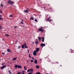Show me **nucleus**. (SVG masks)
<instances>
[{
    "instance_id": "obj_1",
    "label": "nucleus",
    "mask_w": 74,
    "mask_h": 74,
    "mask_svg": "<svg viewBox=\"0 0 74 74\" xmlns=\"http://www.w3.org/2000/svg\"><path fill=\"white\" fill-rule=\"evenodd\" d=\"M38 31L41 32H44V29H42V27H41L38 29Z\"/></svg>"
},
{
    "instance_id": "obj_2",
    "label": "nucleus",
    "mask_w": 74,
    "mask_h": 74,
    "mask_svg": "<svg viewBox=\"0 0 74 74\" xmlns=\"http://www.w3.org/2000/svg\"><path fill=\"white\" fill-rule=\"evenodd\" d=\"M8 3H9L11 4H14V2L13 1H11V0H9L8 2Z\"/></svg>"
},
{
    "instance_id": "obj_3",
    "label": "nucleus",
    "mask_w": 74,
    "mask_h": 74,
    "mask_svg": "<svg viewBox=\"0 0 74 74\" xmlns=\"http://www.w3.org/2000/svg\"><path fill=\"white\" fill-rule=\"evenodd\" d=\"M23 45H24L25 48H28L27 46H26V43H24Z\"/></svg>"
},
{
    "instance_id": "obj_4",
    "label": "nucleus",
    "mask_w": 74,
    "mask_h": 74,
    "mask_svg": "<svg viewBox=\"0 0 74 74\" xmlns=\"http://www.w3.org/2000/svg\"><path fill=\"white\" fill-rule=\"evenodd\" d=\"M51 18V17H48L47 18V21H49V22H51V21H52V20H49V19Z\"/></svg>"
},
{
    "instance_id": "obj_5",
    "label": "nucleus",
    "mask_w": 74,
    "mask_h": 74,
    "mask_svg": "<svg viewBox=\"0 0 74 74\" xmlns=\"http://www.w3.org/2000/svg\"><path fill=\"white\" fill-rule=\"evenodd\" d=\"M6 65H4L3 66H2L1 68V70H3V69H4L5 67H6Z\"/></svg>"
},
{
    "instance_id": "obj_6",
    "label": "nucleus",
    "mask_w": 74,
    "mask_h": 74,
    "mask_svg": "<svg viewBox=\"0 0 74 74\" xmlns=\"http://www.w3.org/2000/svg\"><path fill=\"white\" fill-rule=\"evenodd\" d=\"M40 46L42 47H43L45 46V44L41 43L40 45Z\"/></svg>"
},
{
    "instance_id": "obj_7",
    "label": "nucleus",
    "mask_w": 74,
    "mask_h": 74,
    "mask_svg": "<svg viewBox=\"0 0 74 74\" xmlns=\"http://www.w3.org/2000/svg\"><path fill=\"white\" fill-rule=\"evenodd\" d=\"M37 51H35L34 52L33 55H35V56H36L37 55Z\"/></svg>"
},
{
    "instance_id": "obj_8",
    "label": "nucleus",
    "mask_w": 74,
    "mask_h": 74,
    "mask_svg": "<svg viewBox=\"0 0 74 74\" xmlns=\"http://www.w3.org/2000/svg\"><path fill=\"white\" fill-rule=\"evenodd\" d=\"M39 49H40V48H36V50H35V51L37 52H38L39 50Z\"/></svg>"
},
{
    "instance_id": "obj_9",
    "label": "nucleus",
    "mask_w": 74,
    "mask_h": 74,
    "mask_svg": "<svg viewBox=\"0 0 74 74\" xmlns=\"http://www.w3.org/2000/svg\"><path fill=\"white\" fill-rule=\"evenodd\" d=\"M25 13H28L29 12V10H25L23 11Z\"/></svg>"
},
{
    "instance_id": "obj_10",
    "label": "nucleus",
    "mask_w": 74,
    "mask_h": 74,
    "mask_svg": "<svg viewBox=\"0 0 74 74\" xmlns=\"http://www.w3.org/2000/svg\"><path fill=\"white\" fill-rule=\"evenodd\" d=\"M30 72H31V73H33V69H30Z\"/></svg>"
},
{
    "instance_id": "obj_11",
    "label": "nucleus",
    "mask_w": 74,
    "mask_h": 74,
    "mask_svg": "<svg viewBox=\"0 0 74 74\" xmlns=\"http://www.w3.org/2000/svg\"><path fill=\"white\" fill-rule=\"evenodd\" d=\"M38 38L39 39V40L40 41L41 40V39H42V37H40L39 36H38Z\"/></svg>"
},
{
    "instance_id": "obj_12",
    "label": "nucleus",
    "mask_w": 74,
    "mask_h": 74,
    "mask_svg": "<svg viewBox=\"0 0 74 74\" xmlns=\"http://www.w3.org/2000/svg\"><path fill=\"white\" fill-rule=\"evenodd\" d=\"M34 62L35 64H37V60H35L34 61Z\"/></svg>"
},
{
    "instance_id": "obj_13",
    "label": "nucleus",
    "mask_w": 74,
    "mask_h": 74,
    "mask_svg": "<svg viewBox=\"0 0 74 74\" xmlns=\"http://www.w3.org/2000/svg\"><path fill=\"white\" fill-rule=\"evenodd\" d=\"M18 69H20V68H21V67H22V66H21L19 65H18Z\"/></svg>"
},
{
    "instance_id": "obj_14",
    "label": "nucleus",
    "mask_w": 74,
    "mask_h": 74,
    "mask_svg": "<svg viewBox=\"0 0 74 74\" xmlns=\"http://www.w3.org/2000/svg\"><path fill=\"white\" fill-rule=\"evenodd\" d=\"M14 67L15 69H17V68H18V65H15Z\"/></svg>"
},
{
    "instance_id": "obj_15",
    "label": "nucleus",
    "mask_w": 74,
    "mask_h": 74,
    "mask_svg": "<svg viewBox=\"0 0 74 74\" xmlns=\"http://www.w3.org/2000/svg\"><path fill=\"white\" fill-rule=\"evenodd\" d=\"M17 59V58H16V57L15 58H13L12 60H16Z\"/></svg>"
},
{
    "instance_id": "obj_16",
    "label": "nucleus",
    "mask_w": 74,
    "mask_h": 74,
    "mask_svg": "<svg viewBox=\"0 0 74 74\" xmlns=\"http://www.w3.org/2000/svg\"><path fill=\"white\" fill-rule=\"evenodd\" d=\"M44 39H45L44 37H43L42 38V42H44Z\"/></svg>"
},
{
    "instance_id": "obj_17",
    "label": "nucleus",
    "mask_w": 74,
    "mask_h": 74,
    "mask_svg": "<svg viewBox=\"0 0 74 74\" xmlns=\"http://www.w3.org/2000/svg\"><path fill=\"white\" fill-rule=\"evenodd\" d=\"M36 68H37V69H39V67H40L39 66H38L37 65H36Z\"/></svg>"
},
{
    "instance_id": "obj_18",
    "label": "nucleus",
    "mask_w": 74,
    "mask_h": 74,
    "mask_svg": "<svg viewBox=\"0 0 74 74\" xmlns=\"http://www.w3.org/2000/svg\"><path fill=\"white\" fill-rule=\"evenodd\" d=\"M24 69L25 70H27V68H26V66H24Z\"/></svg>"
},
{
    "instance_id": "obj_19",
    "label": "nucleus",
    "mask_w": 74,
    "mask_h": 74,
    "mask_svg": "<svg viewBox=\"0 0 74 74\" xmlns=\"http://www.w3.org/2000/svg\"><path fill=\"white\" fill-rule=\"evenodd\" d=\"M22 48H24V47H25V45H22L21 46Z\"/></svg>"
},
{
    "instance_id": "obj_20",
    "label": "nucleus",
    "mask_w": 74,
    "mask_h": 74,
    "mask_svg": "<svg viewBox=\"0 0 74 74\" xmlns=\"http://www.w3.org/2000/svg\"><path fill=\"white\" fill-rule=\"evenodd\" d=\"M8 72H9V74H12V73L11 72V70H9Z\"/></svg>"
},
{
    "instance_id": "obj_21",
    "label": "nucleus",
    "mask_w": 74,
    "mask_h": 74,
    "mask_svg": "<svg viewBox=\"0 0 74 74\" xmlns=\"http://www.w3.org/2000/svg\"><path fill=\"white\" fill-rule=\"evenodd\" d=\"M30 19H31V20H34V18H33V17H31V18H30Z\"/></svg>"
},
{
    "instance_id": "obj_22",
    "label": "nucleus",
    "mask_w": 74,
    "mask_h": 74,
    "mask_svg": "<svg viewBox=\"0 0 74 74\" xmlns=\"http://www.w3.org/2000/svg\"><path fill=\"white\" fill-rule=\"evenodd\" d=\"M11 51V50H10V49H8V50H7V51L8 52H10V51Z\"/></svg>"
},
{
    "instance_id": "obj_23",
    "label": "nucleus",
    "mask_w": 74,
    "mask_h": 74,
    "mask_svg": "<svg viewBox=\"0 0 74 74\" xmlns=\"http://www.w3.org/2000/svg\"><path fill=\"white\" fill-rule=\"evenodd\" d=\"M0 28L1 29H3V27L0 26Z\"/></svg>"
},
{
    "instance_id": "obj_24",
    "label": "nucleus",
    "mask_w": 74,
    "mask_h": 74,
    "mask_svg": "<svg viewBox=\"0 0 74 74\" xmlns=\"http://www.w3.org/2000/svg\"><path fill=\"white\" fill-rule=\"evenodd\" d=\"M30 69H28L27 71V72L28 73L29 72H30Z\"/></svg>"
},
{
    "instance_id": "obj_25",
    "label": "nucleus",
    "mask_w": 74,
    "mask_h": 74,
    "mask_svg": "<svg viewBox=\"0 0 74 74\" xmlns=\"http://www.w3.org/2000/svg\"><path fill=\"white\" fill-rule=\"evenodd\" d=\"M21 46H19L18 47V49H20V48H21Z\"/></svg>"
},
{
    "instance_id": "obj_26",
    "label": "nucleus",
    "mask_w": 74,
    "mask_h": 74,
    "mask_svg": "<svg viewBox=\"0 0 74 74\" xmlns=\"http://www.w3.org/2000/svg\"><path fill=\"white\" fill-rule=\"evenodd\" d=\"M6 36H7V37H9V35L7 34H5Z\"/></svg>"
},
{
    "instance_id": "obj_27",
    "label": "nucleus",
    "mask_w": 74,
    "mask_h": 74,
    "mask_svg": "<svg viewBox=\"0 0 74 74\" xmlns=\"http://www.w3.org/2000/svg\"><path fill=\"white\" fill-rule=\"evenodd\" d=\"M36 74H41V73L40 72H38L36 73Z\"/></svg>"
},
{
    "instance_id": "obj_28",
    "label": "nucleus",
    "mask_w": 74,
    "mask_h": 74,
    "mask_svg": "<svg viewBox=\"0 0 74 74\" xmlns=\"http://www.w3.org/2000/svg\"><path fill=\"white\" fill-rule=\"evenodd\" d=\"M2 55H4V54H5V53L2 52Z\"/></svg>"
},
{
    "instance_id": "obj_29",
    "label": "nucleus",
    "mask_w": 74,
    "mask_h": 74,
    "mask_svg": "<svg viewBox=\"0 0 74 74\" xmlns=\"http://www.w3.org/2000/svg\"><path fill=\"white\" fill-rule=\"evenodd\" d=\"M2 10H1V11H0V13H3V12H2Z\"/></svg>"
},
{
    "instance_id": "obj_30",
    "label": "nucleus",
    "mask_w": 74,
    "mask_h": 74,
    "mask_svg": "<svg viewBox=\"0 0 74 74\" xmlns=\"http://www.w3.org/2000/svg\"><path fill=\"white\" fill-rule=\"evenodd\" d=\"M10 17H12V14H11L10 15Z\"/></svg>"
},
{
    "instance_id": "obj_31",
    "label": "nucleus",
    "mask_w": 74,
    "mask_h": 74,
    "mask_svg": "<svg viewBox=\"0 0 74 74\" xmlns=\"http://www.w3.org/2000/svg\"><path fill=\"white\" fill-rule=\"evenodd\" d=\"M35 22H37V19H35Z\"/></svg>"
},
{
    "instance_id": "obj_32",
    "label": "nucleus",
    "mask_w": 74,
    "mask_h": 74,
    "mask_svg": "<svg viewBox=\"0 0 74 74\" xmlns=\"http://www.w3.org/2000/svg\"><path fill=\"white\" fill-rule=\"evenodd\" d=\"M35 42L36 43V44H38V42Z\"/></svg>"
},
{
    "instance_id": "obj_33",
    "label": "nucleus",
    "mask_w": 74,
    "mask_h": 74,
    "mask_svg": "<svg viewBox=\"0 0 74 74\" xmlns=\"http://www.w3.org/2000/svg\"><path fill=\"white\" fill-rule=\"evenodd\" d=\"M29 58H31V56H30V54H29Z\"/></svg>"
},
{
    "instance_id": "obj_34",
    "label": "nucleus",
    "mask_w": 74,
    "mask_h": 74,
    "mask_svg": "<svg viewBox=\"0 0 74 74\" xmlns=\"http://www.w3.org/2000/svg\"><path fill=\"white\" fill-rule=\"evenodd\" d=\"M31 62H34V61H33V60H31Z\"/></svg>"
},
{
    "instance_id": "obj_35",
    "label": "nucleus",
    "mask_w": 74,
    "mask_h": 74,
    "mask_svg": "<svg viewBox=\"0 0 74 74\" xmlns=\"http://www.w3.org/2000/svg\"><path fill=\"white\" fill-rule=\"evenodd\" d=\"M1 7H3V4H1Z\"/></svg>"
},
{
    "instance_id": "obj_36",
    "label": "nucleus",
    "mask_w": 74,
    "mask_h": 74,
    "mask_svg": "<svg viewBox=\"0 0 74 74\" xmlns=\"http://www.w3.org/2000/svg\"><path fill=\"white\" fill-rule=\"evenodd\" d=\"M28 74H32V73L31 72H30L29 73H28Z\"/></svg>"
},
{
    "instance_id": "obj_37",
    "label": "nucleus",
    "mask_w": 74,
    "mask_h": 74,
    "mask_svg": "<svg viewBox=\"0 0 74 74\" xmlns=\"http://www.w3.org/2000/svg\"><path fill=\"white\" fill-rule=\"evenodd\" d=\"M3 18H1V17H0V20H2Z\"/></svg>"
},
{
    "instance_id": "obj_38",
    "label": "nucleus",
    "mask_w": 74,
    "mask_h": 74,
    "mask_svg": "<svg viewBox=\"0 0 74 74\" xmlns=\"http://www.w3.org/2000/svg\"><path fill=\"white\" fill-rule=\"evenodd\" d=\"M22 73H25V71H22Z\"/></svg>"
},
{
    "instance_id": "obj_39",
    "label": "nucleus",
    "mask_w": 74,
    "mask_h": 74,
    "mask_svg": "<svg viewBox=\"0 0 74 74\" xmlns=\"http://www.w3.org/2000/svg\"><path fill=\"white\" fill-rule=\"evenodd\" d=\"M27 52H28V53H29V50H27Z\"/></svg>"
},
{
    "instance_id": "obj_40",
    "label": "nucleus",
    "mask_w": 74,
    "mask_h": 74,
    "mask_svg": "<svg viewBox=\"0 0 74 74\" xmlns=\"http://www.w3.org/2000/svg\"><path fill=\"white\" fill-rule=\"evenodd\" d=\"M21 23H22V24H23V23L22 22V21H21Z\"/></svg>"
},
{
    "instance_id": "obj_41",
    "label": "nucleus",
    "mask_w": 74,
    "mask_h": 74,
    "mask_svg": "<svg viewBox=\"0 0 74 74\" xmlns=\"http://www.w3.org/2000/svg\"><path fill=\"white\" fill-rule=\"evenodd\" d=\"M5 64V63H2L1 65H4Z\"/></svg>"
},
{
    "instance_id": "obj_42",
    "label": "nucleus",
    "mask_w": 74,
    "mask_h": 74,
    "mask_svg": "<svg viewBox=\"0 0 74 74\" xmlns=\"http://www.w3.org/2000/svg\"><path fill=\"white\" fill-rule=\"evenodd\" d=\"M18 74H21V73H20V72H19L18 73Z\"/></svg>"
},
{
    "instance_id": "obj_43",
    "label": "nucleus",
    "mask_w": 74,
    "mask_h": 74,
    "mask_svg": "<svg viewBox=\"0 0 74 74\" xmlns=\"http://www.w3.org/2000/svg\"><path fill=\"white\" fill-rule=\"evenodd\" d=\"M0 17H2V15L1 14L0 15Z\"/></svg>"
},
{
    "instance_id": "obj_44",
    "label": "nucleus",
    "mask_w": 74,
    "mask_h": 74,
    "mask_svg": "<svg viewBox=\"0 0 74 74\" xmlns=\"http://www.w3.org/2000/svg\"><path fill=\"white\" fill-rule=\"evenodd\" d=\"M14 27H15V28H16V27H17V26H15Z\"/></svg>"
},
{
    "instance_id": "obj_45",
    "label": "nucleus",
    "mask_w": 74,
    "mask_h": 74,
    "mask_svg": "<svg viewBox=\"0 0 74 74\" xmlns=\"http://www.w3.org/2000/svg\"><path fill=\"white\" fill-rule=\"evenodd\" d=\"M32 59H33V60H34V58H33V57L32 58Z\"/></svg>"
},
{
    "instance_id": "obj_46",
    "label": "nucleus",
    "mask_w": 74,
    "mask_h": 74,
    "mask_svg": "<svg viewBox=\"0 0 74 74\" xmlns=\"http://www.w3.org/2000/svg\"><path fill=\"white\" fill-rule=\"evenodd\" d=\"M15 42V43H16H16H17V42H16V41Z\"/></svg>"
},
{
    "instance_id": "obj_47",
    "label": "nucleus",
    "mask_w": 74,
    "mask_h": 74,
    "mask_svg": "<svg viewBox=\"0 0 74 74\" xmlns=\"http://www.w3.org/2000/svg\"><path fill=\"white\" fill-rule=\"evenodd\" d=\"M21 21H23V19L21 20Z\"/></svg>"
},
{
    "instance_id": "obj_48",
    "label": "nucleus",
    "mask_w": 74,
    "mask_h": 74,
    "mask_svg": "<svg viewBox=\"0 0 74 74\" xmlns=\"http://www.w3.org/2000/svg\"><path fill=\"white\" fill-rule=\"evenodd\" d=\"M36 42H37V41H38V39H37V40H36Z\"/></svg>"
},
{
    "instance_id": "obj_49",
    "label": "nucleus",
    "mask_w": 74,
    "mask_h": 74,
    "mask_svg": "<svg viewBox=\"0 0 74 74\" xmlns=\"http://www.w3.org/2000/svg\"><path fill=\"white\" fill-rule=\"evenodd\" d=\"M21 74H25V73H21Z\"/></svg>"
},
{
    "instance_id": "obj_50",
    "label": "nucleus",
    "mask_w": 74,
    "mask_h": 74,
    "mask_svg": "<svg viewBox=\"0 0 74 74\" xmlns=\"http://www.w3.org/2000/svg\"><path fill=\"white\" fill-rule=\"evenodd\" d=\"M42 8H45L44 7H43Z\"/></svg>"
},
{
    "instance_id": "obj_51",
    "label": "nucleus",
    "mask_w": 74,
    "mask_h": 74,
    "mask_svg": "<svg viewBox=\"0 0 74 74\" xmlns=\"http://www.w3.org/2000/svg\"><path fill=\"white\" fill-rule=\"evenodd\" d=\"M2 40H3V41H4V39H2Z\"/></svg>"
},
{
    "instance_id": "obj_52",
    "label": "nucleus",
    "mask_w": 74,
    "mask_h": 74,
    "mask_svg": "<svg viewBox=\"0 0 74 74\" xmlns=\"http://www.w3.org/2000/svg\"><path fill=\"white\" fill-rule=\"evenodd\" d=\"M56 62V63H58V62Z\"/></svg>"
},
{
    "instance_id": "obj_53",
    "label": "nucleus",
    "mask_w": 74,
    "mask_h": 74,
    "mask_svg": "<svg viewBox=\"0 0 74 74\" xmlns=\"http://www.w3.org/2000/svg\"><path fill=\"white\" fill-rule=\"evenodd\" d=\"M60 66H61V67H62V65H60Z\"/></svg>"
},
{
    "instance_id": "obj_54",
    "label": "nucleus",
    "mask_w": 74,
    "mask_h": 74,
    "mask_svg": "<svg viewBox=\"0 0 74 74\" xmlns=\"http://www.w3.org/2000/svg\"><path fill=\"white\" fill-rule=\"evenodd\" d=\"M0 59H1V58H0Z\"/></svg>"
},
{
    "instance_id": "obj_55",
    "label": "nucleus",
    "mask_w": 74,
    "mask_h": 74,
    "mask_svg": "<svg viewBox=\"0 0 74 74\" xmlns=\"http://www.w3.org/2000/svg\"><path fill=\"white\" fill-rule=\"evenodd\" d=\"M40 60H41V59H40Z\"/></svg>"
},
{
    "instance_id": "obj_56",
    "label": "nucleus",
    "mask_w": 74,
    "mask_h": 74,
    "mask_svg": "<svg viewBox=\"0 0 74 74\" xmlns=\"http://www.w3.org/2000/svg\"><path fill=\"white\" fill-rule=\"evenodd\" d=\"M33 43H34V42H33Z\"/></svg>"
}]
</instances>
